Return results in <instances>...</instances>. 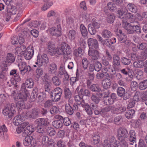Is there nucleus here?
Listing matches in <instances>:
<instances>
[{"instance_id": "obj_1", "label": "nucleus", "mask_w": 147, "mask_h": 147, "mask_svg": "<svg viewBox=\"0 0 147 147\" xmlns=\"http://www.w3.org/2000/svg\"><path fill=\"white\" fill-rule=\"evenodd\" d=\"M34 85L33 80L31 78L28 79L26 81L25 83L22 84L18 94L15 97V100L17 101L16 104V107L19 111L20 109L26 108L24 102L27 100L28 97L30 95V93L29 91L26 89L25 86L28 88H32Z\"/></svg>"}, {"instance_id": "obj_2", "label": "nucleus", "mask_w": 147, "mask_h": 147, "mask_svg": "<svg viewBox=\"0 0 147 147\" xmlns=\"http://www.w3.org/2000/svg\"><path fill=\"white\" fill-rule=\"evenodd\" d=\"M127 10L120 9L117 11L119 18L124 19L122 20V25L123 27L127 31L129 34H133L136 32L137 33H141V30L140 27L139 25H135L131 24L124 20V17Z\"/></svg>"}, {"instance_id": "obj_3", "label": "nucleus", "mask_w": 147, "mask_h": 147, "mask_svg": "<svg viewBox=\"0 0 147 147\" xmlns=\"http://www.w3.org/2000/svg\"><path fill=\"white\" fill-rule=\"evenodd\" d=\"M71 53L72 50L70 46L64 42H62L57 48L56 54L63 55L64 58L67 57L71 54Z\"/></svg>"}, {"instance_id": "obj_4", "label": "nucleus", "mask_w": 147, "mask_h": 147, "mask_svg": "<svg viewBox=\"0 0 147 147\" xmlns=\"http://www.w3.org/2000/svg\"><path fill=\"white\" fill-rule=\"evenodd\" d=\"M83 95L82 94H78L74 96V100L79 105H81V106L84 108L88 114L90 115L92 114V111L90 106L88 104L86 103L83 99Z\"/></svg>"}, {"instance_id": "obj_5", "label": "nucleus", "mask_w": 147, "mask_h": 147, "mask_svg": "<svg viewBox=\"0 0 147 147\" xmlns=\"http://www.w3.org/2000/svg\"><path fill=\"white\" fill-rule=\"evenodd\" d=\"M120 146L119 142L117 141L114 136H111L109 140L104 141L103 147H119Z\"/></svg>"}, {"instance_id": "obj_6", "label": "nucleus", "mask_w": 147, "mask_h": 147, "mask_svg": "<svg viewBox=\"0 0 147 147\" xmlns=\"http://www.w3.org/2000/svg\"><path fill=\"white\" fill-rule=\"evenodd\" d=\"M92 24H89L88 25V30L90 34L94 35L96 32V30L99 29L100 26V23L96 22V19L93 18L92 20Z\"/></svg>"}, {"instance_id": "obj_7", "label": "nucleus", "mask_w": 147, "mask_h": 147, "mask_svg": "<svg viewBox=\"0 0 147 147\" xmlns=\"http://www.w3.org/2000/svg\"><path fill=\"white\" fill-rule=\"evenodd\" d=\"M62 92V89L59 87H57L51 92V98L54 102L58 101L60 100Z\"/></svg>"}, {"instance_id": "obj_8", "label": "nucleus", "mask_w": 147, "mask_h": 147, "mask_svg": "<svg viewBox=\"0 0 147 147\" xmlns=\"http://www.w3.org/2000/svg\"><path fill=\"white\" fill-rule=\"evenodd\" d=\"M37 61L35 63L38 67H40L42 65H46L48 63L49 59L46 54H43L42 55H38L37 57Z\"/></svg>"}, {"instance_id": "obj_9", "label": "nucleus", "mask_w": 147, "mask_h": 147, "mask_svg": "<svg viewBox=\"0 0 147 147\" xmlns=\"http://www.w3.org/2000/svg\"><path fill=\"white\" fill-rule=\"evenodd\" d=\"M128 132L126 128L120 127L117 131V137L119 140H125L128 136Z\"/></svg>"}, {"instance_id": "obj_10", "label": "nucleus", "mask_w": 147, "mask_h": 147, "mask_svg": "<svg viewBox=\"0 0 147 147\" xmlns=\"http://www.w3.org/2000/svg\"><path fill=\"white\" fill-rule=\"evenodd\" d=\"M18 66L21 74L22 75L29 73L31 69L30 66L27 65V63L24 61H21L19 63Z\"/></svg>"}, {"instance_id": "obj_11", "label": "nucleus", "mask_w": 147, "mask_h": 147, "mask_svg": "<svg viewBox=\"0 0 147 147\" xmlns=\"http://www.w3.org/2000/svg\"><path fill=\"white\" fill-rule=\"evenodd\" d=\"M50 34L52 36L59 37L61 35V28L60 24L57 25V27H53L49 29Z\"/></svg>"}, {"instance_id": "obj_12", "label": "nucleus", "mask_w": 147, "mask_h": 147, "mask_svg": "<svg viewBox=\"0 0 147 147\" xmlns=\"http://www.w3.org/2000/svg\"><path fill=\"white\" fill-rule=\"evenodd\" d=\"M34 54V47L30 45L28 46L26 50L23 52L22 55L26 59L29 60L32 58Z\"/></svg>"}, {"instance_id": "obj_13", "label": "nucleus", "mask_w": 147, "mask_h": 147, "mask_svg": "<svg viewBox=\"0 0 147 147\" xmlns=\"http://www.w3.org/2000/svg\"><path fill=\"white\" fill-rule=\"evenodd\" d=\"M16 113L14 109L8 107H5L3 110V114L9 118H11Z\"/></svg>"}, {"instance_id": "obj_14", "label": "nucleus", "mask_w": 147, "mask_h": 147, "mask_svg": "<svg viewBox=\"0 0 147 147\" xmlns=\"http://www.w3.org/2000/svg\"><path fill=\"white\" fill-rule=\"evenodd\" d=\"M117 35L118 36V39L121 43L126 42L125 44H127L128 46H130L131 42L128 40H127V36L124 34L122 33V31L120 30H117Z\"/></svg>"}, {"instance_id": "obj_15", "label": "nucleus", "mask_w": 147, "mask_h": 147, "mask_svg": "<svg viewBox=\"0 0 147 147\" xmlns=\"http://www.w3.org/2000/svg\"><path fill=\"white\" fill-rule=\"evenodd\" d=\"M38 110L37 109H34L32 110L29 111L27 110L24 111V114L25 115V117L26 119L32 118L33 119H35L38 115Z\"/></svg>"}, {"instance_id": "obj_16", "label": "nucleus", "mask_w": 147, "mask_h": 147, "mask_svg": "<svg viewBox=\"0 0 147 147\" xmlns=\"http://www.w3.org/2000/svg\"><path fill=\"white\" fill-rule=\"evenodd\" d=\"M25 119V114H24V112L20 115H18L15 116L13 119V122L16 125L18 126L24 121Z\"/></svg>"}, {"instance_id": "obj_17", "label": "nucleus", "mask_w": 147, "mask_h": 147, "mask_svg": "<svg viewBox=\"0 0 147 147\" xmlns=\"http://www.w3.org/2000/svg\"><path fill=\"white\" fill-rule=\"evenodd\" d=\"M17 11L16 9H6L3 13V16L6 19V21H8L11 18V16L15 14Z\"/></svg>"}, {"instance_id": "obj_18", "label": "nucleus", "mask_w": 147, "mask_h": 147, "mask_svg": "<svg viewBox=\"0 0 147 147\" xmlns=\"http://www.w3.org/2000/svg\"><path fill=\"white\" fill-rule=\"evenodd\" d=\"M88 45L89 47V49L91 48H94L98 49L99 48L97 40L92 38H89L88 40Z\"/></svg>"}, {"instance_id": "obj_19", "label": "nucleus", "mask_w": 147, "mask_h": 147, "mask_svg": "<svg viewBox=\"0 0 147 147\" xmlns=\"http://www.w3.org/2000/svg\"><path fill=\"white\" fill-rule=\"evenodd\" d=\"M2 71L0 73V79H3L5 75V73L8 69L7 64L5 61L2 62L1 65Z\"/></svg>"}, {"instance_id": "obj_20", "label": "nucleus", "mask_w": 147, "mask_h": 147, "mask_svg": "<svg viewBox=\"0 0 147 147\" xmlns=\"http://www.w3.org/2000/svg\"><path fill=\"white\" fill-rule=\"evenodd\" d=\"M110 107H107L102 109L100 111V115L107 119L110 116L108 112L110 111Z\"/></svg>"}, {"instance_id": "obj_21", "label": "nucleus", "mask_w": 147, "mask_h": 147, "mask_svg": "<svg viewBox=\"0 0 147 147\" xmlns=\"http://www.w3.org/2000/svg\"><path fill=\"white\" fill-rule=\"evenodd\" d=\"M47 48L48 49V53L51 56L54 55L56 54L57 48H55V45L51 42H49L48 44Z\"/></svg>"}, {"instance_id": "obj_22", "label": "nucleus", "mask_w": 147, "mask_h": 147, "mask_svg": "<svg viewBox=\"0 0 147 147\" xmlns=\"http://www.w3.org/2000/svg\"><path fill=\"white\" fill-rule=\"evenodd\" d=\"M111 11L114 12L117 10V7L115 4H114L112 2H109L107 4V6L104 7V11L105 13H107L108 12V9Z\"/></svg>"}, {"instance_id": "obj_23", "label": "nucleus", "mask_w": 147, "mask_h": 147, "mask_svg": "<svg viewBox=\"0 0 147 147\" xmlns=\"http://www.w3.org/2000/svg\"><path fill=\"white\" fill-rule=\"evenodd\" d=\"M89 56L92 57L93 60H96L98 59L99 57V54L98 51L96 50H92L89 49L88 51Z\"/></svg>"}, {"instance_id": "obj_24", "label": "nucleus", "mask_w": 147, "mask_h": 147, "mask_svg": "<svg viewBox=\"0 0 147 147\" xmlns=\"http://www.w3.org/2000/svg\"><path fill=\"white\" fill-rule=\"evenodd\" d=\"M34 139L31 136L26 137L23 140V144L25 146H35L32 144V141H34Z\"/></svg>"}, {"instance_id": "obj_25", "label": "nucleus", "mask_w": 147, "mask_h": 147, "mask_svg": "<svg viewBox=\"0 0 147 147\" xmlns=\"http://www.w3.org/2000/svg\"><path fill=\"white\" fill-rule=\"evenodd\" d=\"M34 131V129L33 126L32 125L28 124L26 128L25 129L24 131L22 133V135L25 137L30 134Z\"/></svg>"}, {"instance_id": "obj_26", "label": "nucleus", "mask_w": 147, "mask_h": 147, "mask_svg": "<svg viewBox=\"0 0 147 147\" xmlns=\"http://www.w3.org/2000/svg\"><path fill=\"white\" fill-rule=\"evenodd\" d=\"M111 83V80L110 79L106 78L102 80L101 84L104 89H107L110 88Z\"/></svg>"}, {"instance_id": "obj_27", "label": "nucleus", "mask_w": 147, "mask_h": 147, "mask_svg": "<svg viewBox=\"0 0 147 147\" xmlns=\"http://www.w3.org/2000/svg\"><path fill=\"white\" fill-rule=\"evenodd\" d=\"M57 66L54 63L50 64L48 67V71L49 73L51 74L55 75L57 70Z\"/></svg>"}, {"instance_id": "obj_28", "label": "nucleus", "mask_w": 147, "mask_h": 147, "mask_svg": "<svg viewBox=\"0 0 147 147\" xmlns=\"http://www.w3.org/2000/svg\"><path fill=\"white\" fill-rule=\"evenodd\" d=\"M36 122L39 125L46 126L49 124V119L47 118H41L36 120Z\"/></svg>"}, {"instance_id": "obj_29", "label": "nucleus", "mask_w": 147, "mask_h": 147, "mask_svg": "<svg viewBox=\"0 0 147 147\" xmlns=\"http://www.w3.org/2000/svg\"><path fill=\"white\" fill-rule=\"evenodd\" d=\"M129 141L131 142V145H133V144L136 142V133L134 130H131L129 132Z\"/></svg>"}, {"instance_id": "obj_30", "label": "nucleus", "mask_w": 147, "mask_h": 147, "mask_svg": "<svg viewBox=\"0 0 147 147\" xmlns=\"http://www.w3.org/2000/svg\"><path fill=\"white\" fill-rule=\"evenodd\" d=\"M7 129L5 124L0 125V139L3 140L5 139L4 133L7 132Z\"/></svg>"}, {"instance_id": "obj_31", "label": "nucleus", "mask_w": 147, "mask_h": 147, "mask_svg": "<svg viewBox=\"0 0 147 147\" xmlns=\"http://www.w3.org/2000/svg\"><path fill=\"white\" fill-rule=\"evenodd\" d=\"M102 96V94L100 93L93 94L91 96L92 100L96 104H98L100 100V98Z\"/></svg>"}, {"instance_id": "obj_32", "label": "nucleus", "mask_w": 147, "mask_h": 147, "mask_svg": "<svg viewBox=\"0 0 147 147\" xmlns=\"http://www.w3.org/2000/svg\"><path fill=\"white\" fill-rule=\"evenodd\" d=\"M46 2L42 7V10L43 11H45L49 8L53 4V2L51 0H43Z\"/></svg>"}, {"instance_id": "obj_33", "label": "nucleus", "mask_w": 147, "mask_h": 147, "mask_svg": "<svg viewBox=\"0 0 147 147\" xmlns=\"http://www.w3.org/2000/svg\"><path fill=\"white\" fill-rule=\"evenodd\" d=\"M113 64L114 66H118L120 65V57L117 55H114L113 56Z\"/></svg>"}, {"instance_id": "obj_34", "label": "nucleus", "mask_w": 147, "mask_h": 147, "mask_svg": "<svg viewBox=\"0 0 147 147\" xmlns=\"http://www.w3.org/2000/svg\"><path fill=\"white\" fill-rule=\"evenodd\" d=\"M42 134H40L39 136L41 138V142L42 144L43 145L47 146L50 140L48 137L46 136H42Z\"/></svg>"}, {"instance_id": "obj_35", "label": "nucleus", "mask_w": 147, "mask_h": 147, "mask_svg": "<svg viewBox=\"0 0 147 147\" xmlns=\"http://www.w3.org/2000/svg\"><path fill=\"white\" fill-rule=\"evenodd\" d=\"M38 93V90L37 89L35 88L33 90L30 97V100L32 102H33L35 100Z\"/></svg>"}, {"instance_id": "obj_36", "label": "nucleus", "mask_w": 147, "mask_h": 147, "mask_svg": "<svg viewBox=\"0 0 147 147\" xmlns=\"http://www.w3.org/2000/svg\"><path fill=\"white\" fill-rule=\"evenodd\" d=\"M15 56L14 54L11 53H8L6 56V61L9 63H12L15 60Z\"/></svg>"}, {"instance_id": "obj_37", "label": "nucleus", "mask_w": 147, "mask_h": 147, "mask_svg": "<svg viewBox=\"0 0 147 147\" xmlns=\"http://www.w3.org/2000/svg\"><path fill=\"white\" fill-rule=\"evenodd\" d=\"M127 7L131 12L136 13L137 12V9L136 6L132 3H129L127 5Z\"/></svg>"}, {"instance_id": "obj_38", "label": "nucleus", "mask_w": 147, "mask_h": 147, "mask_svg": "<svg viewBox=\"0 0 147 147\" xmlns=\"http://www.w3.org/2000/svg\"><path fill=\"white\" fill-rule=\"evenodd\" d=\"M135 113V111L134 110L131 109L128 110L126 112L125 115L126 117L129 119L131 118Z\"/></svg>"}, {"instance_id": "obj_39", "label": "nucleus", "mask_w": 147, "mask_h": 147, "mask_svg": "<svg viewBox=\"0 0 147 147\" xmlns=\"http://www.w3.org/2000/svg\"><path fill=\"white\" fill-rule=\"evenodd\" d=\"M76 35V32L74 30H70L68 34V36L71 40H73L75 38Z\"/></svg>"}, {"instance_id": "obj_40", "label": "nucleus", "mask_w": 147, "mask_h": 147, "mask_svg": "<svg viewBox=\"0 0 147 147\" xmlns=\"http://www.w3.org/2000/svg\"><path fill=\"white\" fill-rule=\"evenodd\" d=\"M52 125L55 128H59L62 127L63 123L61 121L55 120L52 122Z\"/></svg>"}, {"instance_id": "obj_41", "label": "nucleus", "mask_w": 147, "mask_h": 147, "mask_svg": "<svg viewBox=\"0 0 147 147\" xmlns=\"http://www.w3.org/2000/svg\"><path fill=\"white\" fill-rule=\"evenodd\" d=\"M10 75L13 76L14 80L17 82H20L21 79L20 76L16 74V71L15 70H11L10 72Z\"/></svg>"}, {"instance_id": "obj_42", "label": "nucleus", "mask_w": 147, "mask_h": 147, "mask_svg": "<svg viewBox=\"0 0 147 147\" xmlns=\"http://www.w3.org/2000/svg\"><path fill=\"white\" fill-rule=\"evenodd\" d=\"M144 65V61L141 60L135 61L133 64V66L136 67H142Z\"/></svg>"}, {"instance_id": "obj_43", "label": "nucleus", "mask_w": 147, "mask_h": 147, "mask_svg": "<svg viewBox=\"0 0 147 147\" xmlns=\"http://www.w3.org/2000/svg\"><path fill=\"white\" fill-rule=\"evenodd\" d=\"M102 35L104 38H109L111 37L112 34L110 31L105 30L102 32Z\"/></svg>"}, {"instance_id": "obj_44", "label": "nucleus", "mask_w": 147, "mask_h": 147, "mask_svg": "<svg viewBox=\"0 0 147 147\" xmlns=\"http://www.w3.org/2000/svg\"><path fill=\"white\" fill-rule=\"evenodd\" d=\"M80 29L83 36L86 37L87 35L88 32L86 28L83 24L80 26Z\"/></svg>"}, {"instance_id": "obj_45", "label": "nucleus", "mask_w": 147, "mask_h": 147, "mask_svg": "<svg viewBox=\"0 0 147 147\" xmlns=\"http://www.w3.org/2000/svg\"><path fill=\"white\" fill-rule=\"evenodd\" d=\"M139 88L142 90H144L147 88V80H145L140 82L139 85Z\"/></svg>"}, {"instance_id": "obj_46", "label": "nucleus", "mask_w": 147, "mask_h": 147, "mask_svg": "<svg viewBox=\"0 0 147 147\" xmlns=\"http://www.w3.org/2000/svg\"><path fill=\"white\" fill-rule=\"evenodd\" d=\"M93 143L94 144H98L100 141V137L98 134L94 133L93 136Z\"/></svg>"}, {"instance_id": "obj_47", "label": "nucleus", "mask_w": 147, "mask_h": 147, "mask_svg": "<svg viewBox=\"0 0 147 147\" xmlns=\"http://www.w3.org/2000/svg\"><path fill=\"white\" fill-rule=\"evenodd\" d=\"M82 18L84 22L88 23L90 22L92 17L89 14L84 13L83 14Z\"/></svg>"}, {"instance_id": "obj_48", "label": "nucleus", "mask_w": 147, "mask_h": 147, "mask_svg": "<svg viewBox=\"0 0 147 147\" xmlns=\"http://www.w3.org/2000/svg\"><path fill=\"white\" fill-rule=\"evenodd\" d=\"M65 110L66 113L69 115H72L74 113L73 109L69 104L65 105Z\"/></svg>"}, {"instance_id": "obj_49", "label": "nucleus", "mask_w": 147, "mask_h": 147, "mask_svg": "<svg viewBox=\"0 0 147 147\" xmlns=\"http://www.w3.org/2000/svg\"><path fill=\"white\" fill-rule=\"evenodd\" d=\"M136 19L135 16L131 13L126 11L124 17V19L127 20L128 19L134 20Z\"/></svg>"}, {"instance_id": "obj_50", "label": "nucleus", "mask_w": 147, "mask_h": 147, "mask_svg": "<svg viewBox=\"0 0 147 147\" xmlns=\"http://www.w3.org/2000/svg\"><path fill=\"white\" fill-rule=\"evenodd\" d=\"M43 74V70L42 68L37 69L36 71V77L38 78L41 77Z\"/></svg>"}, {"instance_id": "obj_51", "label": "nucleus", "mask_w": 147, "mask_h": 147, "mask_svg": "<svg viewBox=\"0 0 147 147\" xmlns=\"http://www.w3.org/2000/svg\"><path fill=\"white\" fill-rule=\"evenodd\" d=\"M117 92L118 96H122L125 94V90L123 88L119 87L118 88Z\"/></svg>"}, {"instance_id": "obj_52", "label": "nucleus", "mask_w": 147, "mask_h": 147, "mask_svg": "<svg viewBox=\"0 0 147 147\" xmlns=\"http://www.w3.org/2000/svg\"><path fill=\"white\" fill-rule=\"evenodd\" d=\"M115 18L114 15L113 14H111L107 16V20L108 23L111 24L113 22Z\"/></svg>"}, {"instance_id": "obj_53", "label": "nucleus", "mask_w": 147, "mask_h": 147, "mask_svg": "<svg viewBox=\"0 0 147 147\" xmlns=\"http://www.w3.org/2000/svg\"><path fill=\"white\" fill-rule=\"evenodd\" d=\"M52 81L54 85L56 86H58L61 84V81L57 76H54L52 78Z\"/></svg>"}, {"instance_id": "obj_54", "label": "nucleus", "mask_w": 147, "mask_h": 147, "mask_svg": "<svg viewBox=\"0 0 147 147\" xmlns=\"http://www.w3.org/2000/svg\"><path fill=\"white\" fill-rule=\"evenodd\" d=\"M54 102L52 100H48L44 103V106L46 108H48L51 107L53 105V102Z\"/></svg>"}, {"instance_id": "obj_55", "label": "nucleus", "mask_w": 147, "mask_h": 147, "mask_svg": "<svg viewBox=\"0 0 147 147\" xmlns=\"http://www.w3.org/2000/svg\"><path fill=\"white\" fill-rule=\"evenodd\" d=\"M65 97L66 98H69L71 97V93L69 88H65L64 90Z\"/></svg>"}, {"instance_id": "obj_56", "label": "nucleus", "mask_w": 147, "mask_h": 147, "mask_svg": "<svg viewBox=\"0 0 147 147\" xmlns=\"http://www.w3.org/2000/svg\"><path fill=\"white\" fill-rule=\"evenodd\" d=\"M141 99V94L138 91H137L134 96V100L136 101H138Z\"/></svg>"}, {"instance_id": "obj_57", "label": "nucleus", "mask_w": 147, "mask_h": 147, "mask_svg": "<svg viewBox=\"0 0 147 147\" xmlns=\"http://www.w3.org/2000/svg\"><path fill=\"white\" fill-rule=\"evenodd\" d=\"M130 70L128 68L123 69L121 70V72L125 75L128 74L129 77L131 78H133V76L131 74V75L129 74V71Z\"/></svg>"}, {"instance_id": "obj_58", "label": "nucleus", "mask_w": 147, "mask_h": 147, "mask_svg": "<svg viewBox=\"0 0 147 147\" xmlns=\"http://www.w3.org/2000/svg\"><path fill=\"white\" fill-rule=\"evenodd\" d=\"M89 63L88 60L86 58H84L82 61V67L84 69H87Z\"/></svg>"}, {"instance_id": "obj_59", "label": "nucleus", "mask_w": 147, "mask_h": 147, "mask_svg": "<svg viewBox=\"0 0 147 147\" xmlns=\"http://www.w3.org/2000/svg\"><path fill=\"white\" fill-rule=\"evenodd\" d=\"M113 103V100L111 98L109 97L104 100V103L107 105H110Z\"/></svg>"}, {"instance_id": "obj_60", "label": "nucleus", "mask_w": 147, "mask_h": 147, "mask_svg": "<svg viewBox=\"0 0 147 147\" xmlns=\"http://www.w3.org/2000/svg\"><path fill=\"white\" fill-rule=\"evenodd\" d=\"M90 89L92 91H98L100 90V88L97 85L94 84L92 85L90 87Z\"/></svg>"}, {"instance_id": "obj_61", "label": "nucleus", "mask_w": 147, "mask_h": 147, "mask_svg": "<svg viewBox=\"0 0 147 147\" xmlns=\"http://www.w3.org/2000/svg\"><path fill=\"white\" fill-rule=\"evenodd\" d=\"M94 70L97 71H99L102 67L101 64L98 62H96L94 65Z\"/></svg>"}, {"instance_id": "obj_62", "label": "nucleus", "mask_w": 147, "mask_h": 147, "mask_svg": "<svg viewBox=\"0 0 147 147\" xmlns=\"http://www.w3.org/2000/svg\"><path fill=\"white\" fill-rule=\"evenodd\" d=\"M122 121V117L121 116H118L116 117L114 120L115 123L116 124H119Z\"/></svg>"}, {"instance_id": "obj_63", "label": "nucleus", "mask_w": 147, "mask_h": 147, "mask_svg": "<svg viewBox=\"0 0 147 147\" xmlns=\"http://www.w3.org/2000/svg\"><path fill=\"white\" fill-rule=\"evenodd\" d=\"M131 88L132 90H136L138 88L137 82L135 81H132L131 84Z\"/></svg>"}, {"instance_id": "obj_64", "label": "nucleus", "mask_w": 147, "mask_h": 147, "mask_svg": "<svg viewBox=\"0 0 147 147\" xmlns=\"http://www.w3.org/2000/svg\"><path fill=\"white\" fill-rule=\"evenodd\" d=\"M51 83L48 81H45L44 84V88L45 91L49 92L50 90V87L51 86Z\"/></svg>"}]
</instances>
